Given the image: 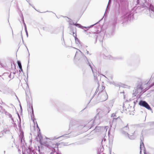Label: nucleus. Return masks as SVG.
Returning <instances> with one entry per match:
<instances>
[{
    "label": "nucleus",
    "instance_id": "aec40b11",
    "mask_svg": "<svg viewBox=\"0 0 154 154\" xmlns=\"http://www.w3.org/2000/svg\"><path fill=\"white\" fill-rule=\"evenodd\" d=\"M87 54H88V51H87Z\"/></svg>",
    "mask_w": 154,
    "mask_h": 154
},
{
    "label": "nucleus",
    "instance_id": "dca6fc26",
    "mask_svg": "<svg viewBox=\"0 0 154 154\" xmlns=\"http://www.w3.org/2000/svg\"><path fill=\"white\" fill-rule=\"evenodd\" d=\"M119 119L120 120L121 119L119 117H118L117 118H114L113 120V121H115L117 119Z\"/></svg>",
    "mask_w": 154,
    "mask_h": 154
},
{
    "label": "nucleus",
    "instance_id": "6e6552de",
    "mask_svg": "<svg viewBox=\"0 0 154 154\" xmlns=\"http://www.w3.org/2000/svg\"><path fill=\"white\" fill-rule=\"evenodd\" d=\"M104 58L106 59H109L110 60L114 59V57L110 55H109L107 56H106L105 57H104Z\"/></svg>",
    "mask_w": 154,
    "mask_h": 154
},
{
    "label": "nucleus",
    "instance_id": "f8f14e48",
    "mask_svg": "<svg viewBox=\"0 0 154 154\" xmlns=\"http://www.w3.org/2000/svg\"><path fill=\"white\" fill-rule=\"evenodd\" d=\"M87 47V46L85 45H81V48L82 49L84 50L85 48H86Z\"/></svg>",
    "mask_w": 154,
    "mask_h": 154
},
{
    "label": "nucleus",
    "instance_id": "6ab92c4d",
    "mask_svg": "<svg viewBox=\"0 0 154 154\" xmlns=\"http://www.w3.org/2000/svg\"><path fill=\"white\" fill-rule=\"evenodd\" d=\"M26 35H27V37H28V33H26Z\"/></svg>",
    "mask_w": 154,
    "mask_h": 154
},
{
    "label": "nucleus",
    "instance_id": "2eb2a0df",
    "mask_svg": "<svg viewBox=\"0 0 154 154\" xmlns=\"http://www.w3.org/2000/svg\"><path fill=\"white\" fill-rule=\"evenodd\" d=\"M23 22H24V20H23ZM24 25H25V31H26V33H28V32H27V29H26V25L25 24V23H24Z\"/></svg>",
    "mask_w": 154,
    "mask_h": 154
},
{
    "label": "nucleus",
    "instance_id": "9b49d317",
    "mask_svg": "<svg viewBox=\"0 0 154 154\" xmlns=\"http://www.w3.org/2000/svg\"><path fill=\"white\" fill-rule=\"evenodd\" d=\"M18 66L19 67V68L22 70V66L21 65V63L19 61L18 62Z\"/></svg>",
    "mask_w": 154,
    "mask_h": 154
},
{
    "label": "nucleus",
    "instance_id": "4be33fe9",
    "mask_svg": "<svg viewBox=\"0 0 154 154\" xmlns=\"http://www.w3.org/2000/svg\"><path fill=\"white\" fill-rule=\"evenodd\" d=\"M128 137H129L130 138V139H131L129 136H128Z\"/></svg>",
    "mask_w": 154,
    "mask_h": 154
},
{
    "label": "nucleus",
    "instance_id": "5701e85b",
    "mask_svg": "<svg viewBox=\"0 0 154 154\" xmlns=\"http://www.w3.org/2000/svg\"><path fill=\"white\" fill-rule=\"evenodd\" d=\"M141 89L142 90V89H143V88H141Z\"/></svg>",
    "mask_w": 154,
    "mask_h": 154
},
{
    "label": "nucleus",
    "instance_id": "a211bd4d",
    "mask_svg": "<svg viewBox=\"0 0 154 154\" xmlns=\"http://www.w3.org/2000/svg\"><path fill=\"white\" fill-rule=\"evenodd\" d=\"M89 66H90L91 68V69H92V72H93V69H92V67L91 66V65H89Z\"/></svg>",
    "mask_w": 154,
    "mask_h": 154
},
{
    "label": "nucleus",
    "instance_id": "b1692460",
    "mask_svg": "<svg viewBox=\"0 0 154 154\" xmlns=\"http://www.w3.org/2000/svg\"><path fill=\"white\" fill-rule=\"evenodd\" d=\"M109 1H110V0H109Z\"/></svg>",
    "mask_w": 154,
    "mask_h": 154
},
{
    "label": "nucleus",
    "instance_id": "412c9836",
    "mask_svg": "<svg viewBox=\"0 0 154 154\" xmlns=\"http://www.w3.org/2000/svg\"><path fill=\"white\" fill-rule=\"evenodd\" d=\"M37 127H38V125L37 124Z\"/></svg>",
    "mask_w": 154,
    "mask_h": 154
},
{
    "label": "nucleus",
    "instance_id": "1a4fd4ad",
    "mask_svg": "<svg viewBox=\"0 0 154 154\" xmlns=\"http://www.w3.org/2000/svg\"><path fill=\"white\" fill-rule=\"evenodd\" d=\"M74 48L77 49L78 50V51H77L76 52V54H75V57H77L78 56V54L79 52L82 55L83 54L81 52V51L80 50H79V49H76L75 48Z\"/></svg>",
    "mask_w": 154,
    "mask_h": 154
},
{
    "label": "nucleus",
    "instance_id": "7ed1b4c3",
    "mask_svg": "<svg viewBox=\"0 0 154 154\" xmlns=\"http://www.w3.org/2000/svg\"><path fill=\"white\" fill-rule=\"evenodd\" d=\"M139 104L140 106H142L149 110L151 109V108L148 104L146 101L140 100L139 103Z\"/></svg>",
    "mask_w": 154,
    "mask_h": 154
},
{
    "label": "nucleus",
    "instance_id": "ddd939ff",
    "mask_svg": "<svg viewBox=\"0 0 154 154\" xmlns=\"http://www.w3.org/2000/svg\"><path fill=\"white\" fill-rule=\"evenodd\" d=\"M15 73L14 72H11L9 75V76H14Z\"/></svg>",
    "mask_w": 154,
    "mask_h": 154
},
{
    "label": "nucleus",
    "instance_id": "39448f33",
    "mask_svg": "<svg viewBox=\"0 0 154 154\" xmlns=\"http://www.w3.org/2000/svg\"><path fill=\"white\" fill-rule=\"evenodd\" d=\"M74 24V25H75V26H76L79 27V28H82V29H83V28H88L89 29L90 27H92L93 26V25L91 26L90 27H86L83 26H82L81 25H80V24Z\"/></svg>",
    "mask_w": 154,
    "mask_h": 154
},
{
    "label": "nucleus",
    "instance_id": "20e7f679",
    "mask_svg": "<svg viewBox=\"0 0 154 154\" xmlns=\"http://www.w3.org/2000/svg\"><path fill=\"white\" fill-rule=\"evenodd\" d=\"M49 139L48 138H46L45 139H44L42 141H40V143L42 145H43L45 146H49Z\"/></svg>",
    "mask_w": 154,
    "mask_h": 154
},
{
    "label": "nucleus",
    "instance_id": "4468645a",
    "mask_svg": "<svg viewBox=\"0 0 154 154\" xmlns=\"http://www.w3.org/2000/svg\"><path fill=\"white\" fill-rule=\"evenodd\" d=\"M23 22H24V20H23ZM24 25H25V31H26V33H28V32H27V29H26V25L25 24V23H24Z\"/></svg>",
    "mask_w": 154,
    "mask_h": 154
},
{
    "label": "nucleus",
    "instance_id": "f257e3e1",
    "mask_svg": "<svg viewBox=\"0 0 154 154\" xmlns=\"http://www.w3.org/2000/svg\"><path fill=\"white\" fill-rule=\"evenodd\" d=\"M99 100L100 102H103L106 100L108 98V95L105 91H103L99 93L98 96Z\"/></svg>",
    "mask_w": 154,
    "mask_h": 154
},
{
    "label": "nucleus",
    "instance_id": "f03ea898",
    "mask_svg": "<svg viewBox=\"0 0 154 154\" xmlns=\"http://www.w3.org/2000/svg\"><path fill=\"white\" fill-rule=\"evenodd\" d=\"M133 14L131 12H128L125 14H124L121 17V19L123 20L124 21L130 20L131 17H132Z\"/></svg>",
    "mask_w": 154,
    "mask_h": 154
},
{
    "label": "nucleus",
    "instance_id": "9d476101",
    "mask_svg": "<svg viewBox=\"0 0 154 154\" xmlns=\"http://www.w3.org/2000/svg\"><path fill=\"white\" fill-rule=\"evenodd\" d=\"M5 111V109L3 108L2 107L0 106V112H1L2 113H3Z\"/></svg>",
    "mask_w": 154,
    "mask_h": 154
},
{
    "label": "nucleus",
    "instance_id": "f3484780",
    "mask_svg": "<svg viewBox=\"0 0 154 154\" xmlns=\"http://www.w3.org/2000/svg\"><path fill=\"white\" fill-rule=\"evenodd\" d=\"M125 128H126V129H128L129 128L128 125H126V126H125Z\"/></svg>",
    "mask_w": 154,
    "mask_h": 154
},
{
    "label": "nucleus",
    "instance_id": "423d86ee",
    "mask_svg": "<svg viewBox=\"0 0 154 154\" xmlns=\"http://www.w3.org/2000/svg\"><path fill=\"white\" fill-rule=\"evenodd\" d=\"M73 36L75 37V42L76 44H79L80 43V41H79V39L76 37V34H75V35H74L75 34V33L74 32H73Z\"/></svg>",
    "mask_w": 154,
    "mask_h": 154
},
{
    "label": "nucleus",
    "instance_id": "0eeeda50",
    "mask_svg": "<svg viewBox=\"0 0 154 154\" xmlns=\"http://www.w3.org/2000/svg\"><path fill=\"white\" fill-rule=\"evenodd\" d=\"M60 143H54L52 144V147L53 148L54 150H55L54 148H58V146L59 145H60Z\"/></svg>",
    "mask_w": 154,
    "mask_h": 154
}]
</instances>
